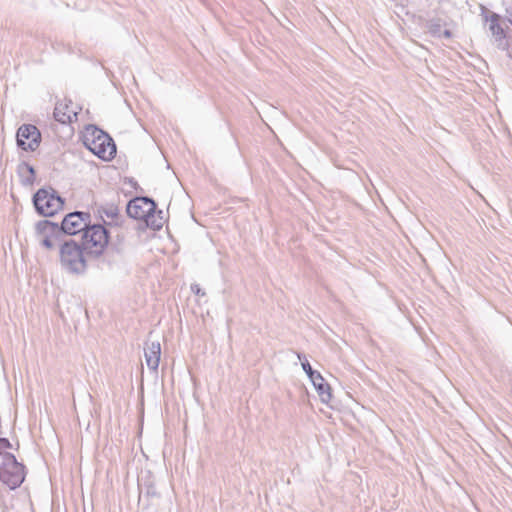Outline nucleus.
<instances>
[{"mask_svg": "<svg viewBox=\"0 0 512 512\" xmlns=\"http://www.w3.org/2000/svg\"><path fill=\"white\" fill-rule=\"evenodd\" d=\"M90 257L80 243L74 239L66 240L58 251V260L62 269L76 275L85 273Z\"/></svg>", "mask_w": 512, "mask_h": 512, "instance_id": "1", "label": "nucleus"}, {"mask_svg": "<svg viewBox=\"0 0 512 512\" xmlns=\"http://www.w3.org/2000/svg\"><path fill=\"white\" fill-rule=\"evenodd\" d=\"M84 144L94 155L104 161L112 160L116 154V145L113 139L94 126L85 129Z\"/></svg>", "mask_w": 512, "mask_h": 512, "instance_id": "2", "label": "nucleus"}, {"mask_svg": "<svg viewBox=\"0 0 512 512\" xmlns=\"http://www.w3.org/2000/svg\"><path fill=\"white\" fill-rule=\"evenodd\" d=\"M110 235L107 228L101 224H89L82 232L80 245L91 257H98L108 247Z\"/></svg>", "mask_w": 512, "mask_h": 512, "instance_id": "3", "label": "nucleus"}, {"mask_svg": "<svg viewBox=\"0 0 512 512\" xmlns=\"http://www.w3.org/2000/svg\"><path fill=\"white\" fill-rule=\"evenodd\" d=\"M37 242L47 251L60 249L61 245L66 241L63 231L58 224L50 221H41L36 226Z\"/></svg>", "mask_w": 512, "mask_h": 512, "instance_id": "4", "label": "nucleus"}, {"mask_svg": "<svg viewBox=\"0 0 512 512\" xmlns=\"http://www.w3.org/2000/svg\"><path fill=\"white\" fill-rule=\"evenodd\" d=\"M34 206L37 212L43 216H54L62 210L64 201L51 188L39 189L33 198Z\"/></svg>", "mask_w": 512, "mask_h": 512, "instance_id": "5", "label": "nucleus"}, {"mask_svg": "<svg viewBox=\"0 0 512 512\" xmlns=\"http://www.w3.org/2000/svg\"><path fill=\"white\" fill-rule=\"evenodd\" d=\"M24 466L13 455H7L0 467V480L10 488L18 487L24 481Z\"/></svg>", "mask_w": 512, "mask_h": 512, "instance_id": "6", "label": "nucleus"}, {"mask_svg": "<svg viewBox=\"0 0 512 512\" xmlns=\"http://www.w3.org/2000/svg\"><path fill=\"white\" fill-rule=\"evenodd\" d=\"M91 215L87 212H71L67 214L61 222L63 233L73 236L83 232L90 224Z\"/></svg>", "mask_w": 512, "mask_h": 512, "instance_id": "7", "label": "nucleus"}, {"mask_svg": "<svg viewBox=\"0 0 512 512\" xmlns=\"http://www.w3.org/2000/svg\"><path fill=\"white\" fill-rule=\"evenodd\" d=\"M40 141L41 134L34 125L24 124L17 131V144L23 150L34 151L40 145Z\"/></svg>", "mask_w": 512, "mask_h": 512, "instance_id": "8", "label": "nucleus"}, {"mask_svg": "<svg viewBox=\"0 0 512 512\" xmlns=\"http://www.w3.org/2000/svg\"><path fill=\"white\" fill-rule=\"evenodd\" d=\"M155 210V203L145 197H137L127 205V213L130 217L143 220L148 224V218Z\"/></svg>", "mask_w": 512, "mask_h": 512, "instance_id": "9", "label": "nucleus"}, {"mask_svg": "<svg viewBox=\"0 0 512 512\" xmlns=\"http://www.w3.org/2000/svg\"><path fill=\"white\" fill-rule=\"evenodd\" d=\"M97 215L102 222L101 225H104L107 229L120 226L122 223L119 208L115 204L100 206L97 210Z\"/></svg>", "mask_w": 512, "mask_h": 512, "instance_id": "10", "label": "nucleus"}, {"mask_svg": "<svg viewBox=\"0 0 512 512\" xmlns=\"http://www.w3.org/2000/svg\"><path fill=\"white\" fill-rule=\"evenodd\" d=\"M54 117L63 124L70 123L77 117V108L71 100H60L55 106Z\"/></svg>", "mask_w": 512, "mask_h": 512, "instance_id": "11", "label": "nucleus"}, {"mask_svg": "<svg viewBox=\"0 0 512 512\" xmlns=\"http://www.w3.org/2000/svg\"><path fill=\"white\" fill-rule=\"evenodd\" d=\"M144 354L147 366L153 370H156L159 366L161 357L160 343L157 341L147 343Z\"/></svg>", "mask_w": 512, "mask_h": 512, "instance_id": "12", "label": "nucleus"}, {"mask_svg": "<svg viewBox=\"0 0 512 512\" xmlns=\"http://www.w3.org/2000/svg\"><path fill=\"white\" fill-rule=\"evenodd\" d=\"M314 387L316 388L321 400L323 402H329L332 398L331 388L325 379L319 372H315L314 375L309 377Z\"/></svg>", "mask_w": 512, "mask_h": 512, "instance_id": "13", "label": "nucleus"}, {"mask_svg": "<svg viewBox=\"0 0 512 512\" xmlns=\"http://www.w3.org/2000/svg\"><path fill=\"white\" fill-rule=\"evenodd\" d=\"M19 172L22 176L25 177V182L27 184H33L34 183V180H35V171L34 169L28 165V164H22L20 167H19Z\"/></svg>", "mask_w": 512, "mask_h": 512, "instance_id": "14", "label": "nucleus"}, {"mask_svg": "<svg viewBox=\"0 0 512 512\" xmlns=\"http://www.w3.org/2000/svg\"><path fill=\"white\" fill-rule=\"evenodd\" d=\"M11 448V444L9 440L6 438H0V455H3V460H5L7 455H11L8 451Z\"/></svg>", "mask_w": 512, "mask_h": 512, "instance_id": "15", "label": "nucleus"}, {"mask_svg": "<svg viewBox=\"0 0 512 512\" xmlns=\"http://www.w3.org/2000/svg\"><path fill=\"white\" fill-rule=\"evenodd\" d=\"M302 367H303L304 371L308 374L309 377L314 375V373L316 372V371L312 370V367L307 360L302 362Z\"/></svg>", "mask_w": 512, "mask_h": 512, "instance_id": "16", "label": "nucleus"}]
</instances>
